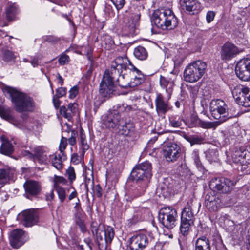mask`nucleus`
Segmentation results:
<instances>
[{"mask_svg":"<svg viewBox=\"0 0 250 250\" xmlns=\"http://www.w3.org/2000/svg\"><path fill=\"white\" fill-rule=\"evenodd\" d=\"M151 169V165L148 162L142 163L133 168L131 176L135 183L125 194V201L131 202L144 194L152 176Z\"/></svg>","mask_w":250,"mask_h":250,"instance_id":"nucleus-1","label":"nucleus"},{"mask_svg":"<svg viewBox=\"0 0 250 250\" xmlns=\"http://www.w3.org/2000/svg\"><path fill=\"white\" fill-rule=\"evenodd\" d=\"M152 25L164 30H172L178 25V19L169 9H157L151 17Z\"/></svg>","mask_w":250,"mask_h":250,"instance_id":"nucleus-2","label":"nucleus"},{"mask_svg":"<svg viewBox=\"0 0 250 250\" xmlns=\"http://www.w3.org/2000/svg\"><path fill=\"white\" fill-rule=\"evenodd\" d=\"M14 108L18 112L31 111L34 106L33 99L26 94L13 88L8 89Z\"/></svg>","mask_w":250,"mask_h":250,"instance_id":"nucleus-3","label":"nucleus"},{"mask_svg":"<svg viewBox=\"0 0 250 250\" xmlns=\"http://www.w3.org/2000/svg\"><path fill=\"white\" fill-rule=\"evenodd\" d=\"M90 230L99 248L101 246H106L108 242L112 240L114 236L113 228L110 226L105 228L104 225L95 221L91 223Z\"/></svg>","mask_w":250,"mask_h":250,"instance_id":"nucleus-4","label":"nucleus"},{"mask_svg":"<svg viewBox=\"0 0 250 250\" xmlns=\"http://www.w3.org/2000/svg\"><path fill=\"white\" fill-rule=\"evenodd\" d=\"M145 80V76L139 69H135L132 73L126 71L120 73L116 78V85L123 88L135 87L142 83Z\"/></svg>","mask_w":250,"mask_h":250,"instance_id":"nucleus-5","label":"nucleus"},{"mask_svg":"<svg viewBox=\"0 0 250 250\" xmlns=\"http://www.w3.org/2000/svg\"><path fill=\"white\" fill-rule=\"evenodd\" d=\"M119 72L115 69L106 70L103 75L100 84V93L103 97H107L115 90L116 78L119 75Z\"/></svg>","mask_w":250,"mask_h":250,"instance_id":"nucleus-6","label":"nucleus"},{"mask_svg":"<svg viewBox=\"0 0 250 250\" xmlns=\"http://www.w3.org/2000/svg\"><path fill=\"white\" fill-rule=\"evenodd\" d=\"M207 68L206 62L201 60L194 61L186 66L184 71V78L186 82L195 83L204 75Z\"/></svg>","mask_w":250,"mask_h":250,"instance_id":"nucleus-7","label":"nucleus"},{"mask_svg":"<svg viewBox=\"0 0 250 250\" xmlns=\"http://www.w3.org/2000/svg\"><path fill=\"white\" fill-rule=\"evenodd\" d=\"M210 112L212 116L221 124L232 117L225 102L221 99L212 100L210 103Z\"/></svg>","mask_w":250,"mask_h":250,"instance_id":"nucleus-8","label":"nucleus"},{"mask_svg":"<svg viewBox=\"0 0 250 250\" xmlns=\"http://www.w3.org/2000/svg\"><path fill=\"white\" fill-rule=\"evenodd\" d=\"M194 204L193 200H190L181 212L180 229L184 236H186L188 234L191 226L194 224L195 218L192 211Z\"/></svg>","mask_w":250,"mask_h":250,"instance_id":"nucleus-9","label":"nucleus"},{"mask_svg":"<svg viewBox=\"0 0 250 250\" xmlns=\"http://www.w3.org/2000/svg\"><path fill=\"white\" fill-rule=\"evenodd\" d=\"M154 236L151 232L140 233L132 236L129 240L130 250H143L153 241Z\"/></svg>","mask_w":250,"mask_h":250,"instance_id":"nucleus-10","label":"nucleus"},{"mask_svg":"<svg viewBox=\"0 0 250 250\" xmlns=\"http://www.w3.org/2000/svg\"><path fill=\"white\" fill-rule=\"evenodd\" d=\"M177 216L175 209L170 207H165L160 210L159 220L165 227L171 229L176 226Z\"/></svg>","mask_w":250,"mask_h":250,"instance_id":"nucleus-11","label":"nucleus"},{"mask_svg":"<svg viewBox=\"0 0 250 250\" xmlns=\"http://www.w3.org/2000/svg\"><path fill=\"white\" fill-rule=\"evenodd\" d=\"M232 94L236 103L245 107H250V88L238 85L232 90Z\"/></svg>","mask_w":250,"mask_h":250,"instance_id":"nucleus-12","label":"nucleus"},{"mask_svg":"<svg viewBox=\"0 0 250 250\" xmlns=\"http://www.w3.org/2000/svg\"><path fill=\"white\" fill-rule=\"evenodd\" d=\"M235 185L234 182L225 177L212 178L209 183V188L214 191L227 193L230 191Z\"/></svg>","mask_w":250,"mask_h":250,"instance_id":"nucleus-13","label":"nucleus"},{"mask_svg":"<svg viewBox=\"0 0 250 250\" xmlns=\"http://www.w3.org/2000/svg\"><path fill=\"white\" fill-rule=\"evenodd\" d=\"M111 68L115 69L119 74L124 72V75L126 74V71L132 73L135 69H138L131 63L128 58L125 56L117 57L111 63Z\"/></svg>","mask_w":250,"mask_h":250,"instance_id":"nucleus-14","label":"nucleus"},{"mask_svg":"<svg viewBox=\"0 0 250 250\" xmlns=\"http://www.w3.org/2000/svg\"><path fill=\"white\" fill-rule=\"evenodd\" d=\"M181 149L179 146L174 142H168L163 147V155L166 161L174 162L181 155Z\"/></svg>","mask_w":250,"mask_h":250,"instance_id":"nucleus-15","label":"nucleus"},{"mask_svg":"<svg viewBox=\"0 0 250 250\" xmlns=\"http://www.w3.org/2000/svg\"><path fill=\"white\" fill-rule=\"evenodd\" d=\"M235 71L240 80L250 81V59L244 58L240 60L236 65Z\"/></svg>","mask_w":250,"mask_h":250,"instance_id":"nucleus-16","label":"nucleus"},{"mask_svg":"<svg viewBox=\"0 0 250 250\" xmlns=\"http://www.w3.org/2000/svg\"><path fill=\"white\" fill-rule=\"evenodd\" d=\"M29 239L27 234L21 229H15L9 234V242L12 248L18 249Z\"/></svg>","mask_w":250,"mask_h":250,"instance_id":"nucleus-17","label":"nucleus"},{"mask_svg":"<svg viewBox=\"0 0 250 250\" xmlns=\"http://www.w3.org/2000/svg\"><path fill=\"white\" fill-rule=\"evenodd\" d=\"M20 215L22 224L26 227L36 225L39 219L38 213L34 209L24 210Z\"/></svg>","mask_w":250,"mask_h":250,"instance_id":"nucleus-18","label":"nucleus"},{"mask_svg":"<svg viewBox=\"0 0 250 250\" xmlns=\"http://www.w3.org/2000/svg\"><path fill=\"white\" fill-rule=\"evenodd\" d=\"M240 51L234 44L227 42L223 45L220 52L221 58L224 61H229L235 57Z\"/></svg>","mask_w":250,"mask_h":250,"instance_id":"nucleus-19","label":"nucleus"},{"mask_svg":"<svg viewBox=\"0 0 250 250\" xmlns=\"http://www.w3.org/2000/svg\"><path fill=\"white\" fill-rule=\"evenodd\" d=\"M233 162L240 164L241 170L246 169L248 165L250 164V151L248 150L235 151L232 156Z\"/></svg>","mask_w":250,"mask_h":250,"instance_id":"nucleus-20","label":"nucleus"},{"mask_svg":"<svg viewBox=\"0 0 250 250\" xmlns=\"http://www.w3.org/2000/svg\"><path fill=\"white\" fill-rule=\"evenodd\" d=\"M25 189V196L30 199L31 196L38 195L41 191V186L38 182L33 180H27L23 185Z\"/></svg>","mask_w":250,"mask_h":250,"instance_id":"nucleus-21","label":"nucleus"},{"mask_svg":"<svg viewBox=\"0 0 250 250\" xmlns=\"http://www.w3.org/2000/svg\"><path fill=\"white\" fill-rule=\"evenodd\" d=\"M205 205L208 210L215 211L220 208L221 202L218 195L210 193L205 196Z\"/></svg>","mask_w":250,"mask_h":250,"instance_id":"nucleus-22","label":"nucleus"},{"mask_svg":"<svg viewBox=\"0 0 250 250\" xmlns=\"http://www.w3.org/2000/svg\"><path fill=\"white\" fill-rule=\"evenodd\" d=\"M140 18V14H133L130 17L124 27L125 30L128 34L133 35L138 33Z\"/></svg>","mask_w":250,"mask_h":250,"instance_id":"nucleus-23","label":"nucleus"},{"mask_svg":"<svg viewBox=\"0 0 250 250\" xmlns=\"http://www.w3.org/2000/svg\"><path fill=\"white\" fill-rule=\"evenodd\" d=\"M156 110L158 114L165 115L168 111L171 109L168 100H165L164 97L161 94H157L155 100Z\"/></svg>","mask_w":250,"mask_h":250,"instance_id":"nucleus-24","label":"nucleus"},{"mask_svg":"<svg viewBox=\"0 0 250 250\" xmlns=\"http://www.w3.org/2000/svg\"><path fill=\"white\" fill-rule=\"evenodd\" d=\"M180 2L181 5L190 14H197L202 8L201 3L197 0H180Z\"/></svg>","mask_w":250,"mask_h":250,"instance_id":"nucleus-25","label":"nucleus"},{"mask_svg":"<svg viewBox=\"0 0 250 250\" xmlns=\"http://www.w3.org/2000/svg\"><path fill=\"white\" fill-rule=\"evenodd\" d=\"M16 170L14 167L6 166L0 168V184L3 186L12 180Z\"/></svg>","mask_w":250,"mask_h":250,"instance_id":"nucleus-26","label":"nucleus"},{"mask_svg":"<svg viewBox=\"0 0 250 250\" xmlns=\"http://www.w3.org/2000/svg\"><path fill=\"white\" fill-rule=\"evenodd\" d=\"M174 76H160V84L161 87L164 89L167 93L170 95L172 92L173 88L174 85Z\"/></svg>","mask_w":250,"mask_h":250,"instance_id":"nucleus-27","label":"nucleus"},{"mask_svg":"<svg viewBox=\"0 0 250 250\" xmlns=\"http://www.w3.org/2000/svg\"><path fill=\"white\" fill-rule=\"evenodd\" d=\"M77 106L78 104L75 103L69 104L67 107L62 106L60 108V113L62 116L70 121L76 112Z\"/></svg>","mask_w":250,"mask_h":250,"instance_id":"nucleus-28","label":"nucleus"},{"mask_svg":"<svg viewBox=\"0 0 250 250\" xmlns=\"http://www.w3.org/2000/svg\"><path fill=\"white\" fill-rule=\"evenodd\" d=\"M33 152H34L35 162H38L41 164H46L50 162L49 160V155L47 156L43 150L42 148L40 146H36L33 148Z\"/></svg>","mask_w":250,"mask_h":250,"instance_id":"nucleus-29","label":"nucleus"},{"mask_svg":"<svg viewBox=\"0 0 250 250\" xmlns=\"http://www.w3.org/2000/svg\"><path fill=\"white\" fill-rule=\"evenodd\" d=\"M121 122H123V119H121V116L119 114H110L104 121V125L109 128H114L116 127H119L121 125Z\"/></svg>","mask_w":250,"mask_h":250,"instance_id":"nucleus-30","label":"nucleus"},{"mask_svg":"<svg viewBox=\"0 0 250 250\" xmlns=\"http://www.w3.org/2000/svg\"><path fill=\"white\" fill-rule=\"evenodd\" d=\"M121 134L125 136H132L135 131V126L133 122H121V125L118 127Z\"/></svg>","mask_w":250,"mask_h":250,"instance_id":"nucleus-31","label":"nucleus"},{"mask_svg":"<svg viewBox=\"0 0 250 250\" xmlns=\"http://www.w3.org/2000/svg\"><path fill=\"white\" fill-rule=\"evenodd\" d=\"M195 250H211L209 239L205 236L198 238L195 241Z\"/></svg>","mask_w":250,"mask_h":250,"instance_id":"nucleus-32","label":"nucleus"},{"mask_svg":"<svg viewBox=\"0 0 250 250\" xmlns=\"http://www.w3.org/2000/svg\"><path fill=\"white\" fill-rule=\"evenodd\" d=\"M62 156L60 153H55L49 155V160L51 162L52 166L56 169L60 170L62 167Z\"/></svg>","mask_w":250,"mask_h":250,"instance_id":"nucleus-33","label":"nucleus"},{"mask_svg":"<svg viewBox=\"0 0 250 250\" xmlns=\"http://www.w3.org/2000/svg\"><path fill=\"white\" fill-rule=\"evenodd\" d=\"M133 54L137 59L141 61L146 60L148 57L147 51L142 46H138L135 48Z\"/></svg>","mask_w":250,"mask_h":250,"instance_id":"nucleus-34","label":"nucleus"},{"mask_svg":"<svg viewBox=\"0 0 250 250\" xmlns=\"http://www.w3.org/2000/svg\"><path fill=\"white\" fill-rule=\"evenodd\" d=\"M0 151L1 154L11 156L14 151V146L8 141L4 142L0 146Z\"/></svg>","mask_w":250,"mask_h":250,"instance_id":"nucleus-35","label":"nucleus"},{"mask_svg":"<svg viewBox=\"0 0 250 250\" xmlns=\"http://www.w3.org/2000/svg\"><path fill=\"white\" fill-rule=\"evenodd\" d=\"M193 119L199 122L198 125L204 128H215L220 125V124L217 121L214 122H205L201 120L197 117H194Z\"/></svg>","mask_w":250,"mask_h":250,"instance_id":"nucleus-36","label":"nucleus"},{"mask_svg":"<svg viewBox=\"0 0 250 250\" xmlns=\"http://www.w3.org/2000/svg\"><path fill=\"white\" fill-rule=\"evenodd\" d=\"M206 159L210 162H215L218 160V152L217 149H208L205 152Z\"/></svg>","mask_w":250,"mask_h":250,"instance_id":"nucleus-37","label":"nucleus"},{"mask_svg":"<svg viewBox=\"0 0 250 250\" xmlns=\"http://www.w3.org/2000/svg\"><path fill=\"white\" fill-rule=\"evenodd\" d=\"M85 135L81 131L80 133V149L82 150V154L83 156L86 151L89 148V146L86 140Z\"/></svg>","mask_w":250,"mask_h":250,"instance_id":"nucleus-38","label":"nucleus"},{"mask_svg":"<svg viewBox=\"0 0 250 250\" xmlns=\"http://www.w3.org/2000/svg\"><path fill=\"white\" fill-rule=\"evenodd\" d=\"M182 120L179 115H172L169 117V125L173 127H179L182 125Z\"/></svg>","mask_w":250,"mask_h":250,"instance_id":"nucleus-39","label":"nucleus"},{"mask_svg":"<svg viewBox=\"0 0 250 250\" xmlns=\"http://www.w3.org/2000/svg\"><path fill=\"white\" fill-rule=\"evenodd\" d=\"M17 7L15 4H11L6 9V16L8 21L13 20L17 13Z\"/></svg>","mask_w":250,"mask_h":250,"instance_id":"nucleus-40","label":"nucleus"},{"mask_svg":"<svg viewBox=\"0 0 250 250\" xmlns=\"http://www.w3.org/2000/svg\"><path fill=\"white\" fill-rule=\"evenodd\" d=\"M66 125L67 126L66 132H67V133H69V131L71 132V136L68 139V143L70 145L73 146L76 143V137L77 135V132L75 130H71L69 125L68 124L66 123Z\"/></svg>","mask_w":250,"mask_h":250,"instance_id":"nucleus-41","label":"nucleus"},{"mask_svg":"<svg viewBox=\"0 0 250 250\" xmlns=\"http://www.w3.org/2000/svg\"><path fill=\"white\" fill-rule=\"evenodd\" d=\"M16 58L15 53L8 49H5L3 53V59L5 62H10L14 61Z\"/></svg>","mask_w":250,"mask_h":250,"instance_id":"nucleus-42","label":"nucleus"},{"mask_svg":"<svg viewBox=\"0 0 250 250\" xmlns=\"http://www.w3.org/2000/svg\"><path fill=\"white\" fill-rule=\"evenodd\" d=\"M55 190L58 194L60 202L61 203L63 202L66 198V192L64 188L60 186H56Z\"/></svg>","mask_w":250,"mask_h":250,"instance_id":"nucleus-43","label":"nucleus"},{"mask_svg":"<svg viewBox=\"0 0 250 250\" xmlns=\"http://www.w3.org/2000/svg\"><path fill=\"white\" fill-rule=\"evenodd\" d=\"M66 175L71 183L76 179V174L74 168L72 167H69L66 171Z\"/></svg>","mask_w":250,"mask_h":250,"instance_id":"nucleus-44","label":"nucleus"},{"mask_svg":"<svg viewBox=\"0 0 250 250\" xmlns=\"http://www.w3.org/2000/svg\"><path fill=\"white\" fill-rule=\"evenodd\" d=\"M75 223L78 225L83 233L86 231L87 229L84 221L81 218L80 216H76Z\"/></svg>","mask_w":250,"mask_h":250,"instance_id":"nucleus-45","label":"nucleus"},{"mask_svg":"<svg viewBox=\"0 0 250 250\" xmlns=\"http://www.w3.org/2000/svg\"><path fill=\"white\" fill-rule=\"evenodd\" d=\"M188 141L190 143L191 145L200 144L203 142L204 138L199 136H192L189 137Z\"/></svg>","mask_w":250,"mask_h":250,"instance_id":"nucleus-46","label":"nucleus"},{"mask_svg":"<svg viewBox=\"0 0 250 250\" xmlns=\"http://www.w3.org/2000/svg\"><path fill=\"white\" fill-rule=\"evenodd\" d=\"M54 182V187L56 188V186H59L60 184L66 185L67 183V181L62 176L55 175Z\"/></svg>","mask_w":250,"mask_h":250,"instance_id":"nucleus-47","label":"nucleus"},{"mask_svg":"<svg viewBox=\"0 0 250 250\" xmlns=\"http://www.w3.org/2000/svg\"><path fill=\"white\" fill-rule=\"evenodd\" d=\"M67 138L62 135L59 146L60 153L62 155H64L63 150L66 148L67 145Z\"/></svg>","mask_w":250,"mask_h":250,"instance_id":"nucleus-48","label":"nucleus"},{"mask_svg":"<svg viewBox=\"0 0 250 250\" xmlns=\"http://www.w3.org/2000/svg\"><path fill=\"white\" fill-rule=\"evenodd\" d=\"M70 62L69 57L64 53H62L58 59V62L61 65H65Z\"/></svg>","mask_w":250,"mask_h":250,"instance_id":"nucleus-49","label":"nucleus"},{"mask_svg":"<svg viewBox=\"0 0 250 250\" xmlns=\"http://www.w3.org/2000/svg\"><path fill=\"white\" fill-rule=\"evenodd\" d=\"M79 93V87L77 85H75L72 87L69 91V98L73 99L75 98Z\"/></svg>","mask_w":250,"mask_h":250,"instance_id":"nucleus-50","label":"nucleus"},{"mask_svg":"<svg viewBox=\"0 0 250 250\" xmlns=\"http://www.w3.org/2000/svg\"><path fill=\"white\" fill-rule=\"evenodd\" d=\"M134 109V107L126 104H123L118 107L119 112H129Z\"/></svg>","mask_w":250,"mask_h":250,"instance_id":"nucleus-51","label":"nucleus"},{"mask_svg":"<svg viewBox=\"0 0 250 250\" xmlns=\"http://www.w3.org/2000/svg\"><path fill=\"white\" fill-rule=\"evenodd\" d=\"M216 13L213 11H208L207 12L206 16V19L207 23H209L214 19Z\"/></svg>","mask_w":250,"mask_h":250,"instance_id":"nucleus-52","label":"nucleus"},{"mask_svg":"<svg viewBox=\"0 0 250 250\" xmlns=\"http://www.w3.org/2000/svg\"><path fill=\"white\" fill-rule=\"evenodd\" d=\"M67 89L65 87H61L56 89V94L59 97H62L65 96L66 94Z\"/></svg>","mask_w":250,"mask_h":250,"instance_id":"nucleus-53","label":"nucleus"},{"mask_svg":"<svg viewBox=\"0 0 250 250\" xmlns=\"http://www.w3.org/2000/svg\"><path fill=\"white\" fill-rule=\"evenodd\" d=\"M113 4L115 5L117 9L119 10L124 6L125 1V0H111Z\"/></svg>","mask_w":250,"mask_h":250,"instance_id":"nucleus-54","label":"nucleus"},{"mask_svg":"<svg viewBox=\"0 0 250 250\" xmlns=\"http://www.w3.org/2000/svg\"><path fill=\"white\" fill-rule=\"evenodd\" d=\"M219 221L220 223H223L224 225L229 224L231 221L230 217L227 214H224L221 215L219 218Z\"/></svg>","mask_w":250,"mask_h":250,"instance_id":"nucleus-55","label":"nucleus"},{"mask_svg":"<svg viewBox=\"0 0 250 250\" xmlns=\"http://www.w3.org/2000/svg\"><path fill=\"white\" fill-rule=\"evenodd\" d=\"M89 185H90L92 187V188L93 189L94 181L92 179L86 178L85 180V188L86 191H88L89 190Z\"/></svg>","mask_w":250,"mask_h":250,"instance_id":"nucleus-56","label":"nucleus"},{"mask_svg":"<svg viewBox=\"0 0 250 250\" xmlns=\"http://www.w3.org/2000/svg\"><path fill=\"white\" fill-rule=\"evenodd\" d=\"M59 97H57V96L53 95V103L54 106L56 109H58L59 107V106L60 105L61 101L59 100Z\"/></svg>","mask_w":250,"mask_h":250,"instance_id":"nucleus-57","label":"nucleus"},{"mask_svg":"<svg viewBox=\"0 0 250 250\" xmlns=\"http://www.w3.org/2000/svg\"><path fill=\"white\" fill-rule=\"evenodd\" d=\"M21 155L23 156L27 157L31 160H34V153H32L28 150H23L21 152Z\"/></svg>","mask_w":250,"mask_h":250,"instance_id":"nucleus-58","label":"nucleus"},{"mask_svg":"<svg viewBox=\"0 0 250 250\" xmlns=\"http://www.w3.org/2000/svg\"><path fill=\"white\" fill-rule=\"evenodd\" d=\"M241 250H250V236L248 237L245 244L241 247Z\"/></svg>","mask_w":250,"mask_h":250,"instance_id":"nucleus-59","label":"nucleus"},{"mask_svg":"<svg viewBox=\"0 0 250 250\" xmlns=\"http://www.w3.org/2000/svg\"><path fill=\"white\" fill-rule=\"evenodd\" d=\"M141 218L142 217L140 214V212L137 211L135 214L133 215V216L132 218V223H136L137 222L141 220Z\"/></svg>","mask_w":250,"mask_h":250,"instance_id":"nucleus-60","label":"nucleus"},{"mask_svg":"<svg viewBox=\"0 0 250 250\" xmlns=\"http://www.w3.org/2000/svg\"><path fill=\"white\" fill-rule=\"evenodd\" d=\"M192 158H193L194 163H196L198 162H199V151L198 150H194L192 153Z\"/></svg>","mask_w":250,"mask_h":250,"instance_id":"nucleus-61","label":"nucleus"},{"mask_svg":"<svg viewBox=\"0 0 250 250\" xmlns=\"http://www.w3.org/2000/svg\"><path fill=\"white\" fill-rule=\"evenodd\" d=\"M45 40L46 41L52 43L56 42L58 41V39L57 37L53 36H46Z\"/></svg>","mask_w":250,"mask_h":250,"instance_id":"nucleus-62","label":"nucleus"},{"mask_svg":"<svg viewBox=\"0 0 250 250\" xmlns=\"http://www.w3.org/2000/svg\"><path fill=\"white\" fill-rule=\"evenodd\" d=\"M46 200L47 201H51L54 199V194L53 190H51L49 192L46 193L45 195Z\"/></svg>","mask_w":250,"mask_h":250,"instance_id":"nucleus-63","label":"nucleus"},{"mask_svg":"<svg viewBox=\"0 0 250 250\" xmlns=\"http://www.w3.org/2000/svg\"><path fill=\"white\" fill-rule=\"evenodd\" d=\"M30 63L32 64V65L35 67L39 65V60L38 58L37 57H34L32 58V59L30 61Z\"/></svg>","mask_w":250,"mask_h":250,"instance_id":"nucleus-64","label":"nucleus"}]
</instances>
